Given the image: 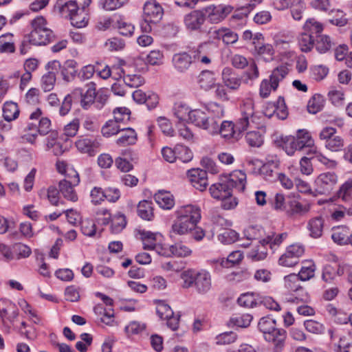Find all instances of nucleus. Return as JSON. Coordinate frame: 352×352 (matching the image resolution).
I'll list each match as a JSON object with an SVG mask.
<instances>
[{"instance_id": "nucleus-1", "label": "nucleus", "mask_w": 352, "mask_h": 352, "mask_svg": "<svg viewBox=\"0 0 352 352\" xmlns=\"http://www.w3.org/2000/svg\"><path fill=\"white\" fill-rule=\"evenodd\" d=\"M246 184V174L236 170L228 175L220 177L219 181L209 188L211 196L216 199L221 200V207L225 210H230L237 205L236 198L232 197L234 188L243 191Z\"/></svg>"}, {"instance_id": "nucleus-2", "label": "nucleus", "mask_w": 352, "mask_h": 352, "mask_svg": "<svg viewBox=\"0 0 352 352\" xmlns=\"http://www.w3.org/2000/svg\"><path fill=\"white\" fill-rule=\"evenodd\" d=\"M183 280L182 287L186 289L194 287L199 294H206L212 287L211 276L210 273L204 270L196 271L188 270L181 274Z\"/></svg>"}, {"instance_id": "nucleus-3", "label": "nucleus", "mask_w": 352, "mask_h": 352, "mask_svg": "<svg viewBox=\"0 0 352 352\" xmlns=\"http://www.w3.org/2000/svg\"><path fill=\"white\" fill-rule=\"evenodd\" d=\"M244 235L248 241L258 240L262 246L269 245L270 248L278 246L286 239V232L276 234L274 232L268 234L265 238V231L261 226H251L244 230Z\"/></svg>"}, {"instance_id": "nucleus-4", "label": "nucleus", "mask_w": 352, "mask_h": 352, "mask_svg": "<svg viewBox=\"0 0 352 352\" xmlns=\"http://www.w3.org/2000/svg\"><path fill=\"white\" fill-rule=\"evenodd\" d=\"M46 20L43 16H37L31 21L32 31L29 36V42L33 45H45L54 38V34L46 26Z\"/></svg>"}, {"instance_id": "nucleus-5", "label": "nucleus", "mask_w": 352, "mask_h": 352, "mask_svg": "<svg viewBox=\"0 0 352 352\" xmlns=\"http://www.w3.org/2000/svg\"><path fill=\"white\" fill-rule=\"evenodd\" d=\"M300 280L296 274H290L284 277L285 287L289 291L294 292L293 294L286 298L287 302L298 304L309 301V295L300 285Z\"/></svg>"}, {"instance_id": "nucleus-6", "label": "nucleus", "mask_w": 352, "mask_h": 352, "mask_svg": "<svg viewBox=\"0 0 352 352\" xmlns=\"http://www.w3.org/2000/svg\"><path fill=\"white\" fill-rule=\"evenodd\" d=\"M78 63L74 60H67L63 65L58 60H54L47 63V67L57 72L60 71L63 80L67 82H72L78 76Z\"/></svg>"}, {"instance_id": "nucleus-7", "label": "nucleus", "mask_w": 352, "mask_h": 352, "mask_svg": "<svg viewBox=\"0 0 352 352\" xmlns=\"http://www.w3.org/2000/svg\"><path fill=\"white\" fill-rule=\"evenodd\" d=\"M223 115L224 111L221 106L217 104H211L208 108L207 120H204L205 124L201 129L208 131L210 134H217L219 125Z\"/></svg>"}, {"instance_id": "nucleus-8", "label": "nucleus", "mask_w": 352, "mask_h": 352, "mask_svg": "<svg viewBox=\"0 0 352 352\" xmlns=\"http://www.w3.org/2000/svg\"><path fill=\"white\" fill-rule=\"evenodd\" d=\"M91 3V0H58L55 5V9L58 10L59 14L65 18H70L77 11L80 10V7L82 9L87 8Z\"/></svg>"}, {"instance_id": "nucleus-9", "label": "nucleus", "mask_w": 352, "mask_h": 352, "mask_svg": "<svg viewBox=\"0 0 352 352\" xmlns=\"http://www.w3.org/2000/svg\"><path fill=\"white\" fill-rule=\"evenodd\" d=\"M206 19V16L203 8L200 10H192L186 14L184 22L187 30L204 33L206 32V30L204 28Z\"/></svg>"}, {"instance_id": "nucleus-10", "label": "nucleus", "mask_w": 352, "mask_h": 352, "mask_svg": "<svg viewBox=\"0 0 352 352\" xmlns=\"http://www.w3.org/2000/svg\"><path fill=\"white\" fill-rule=\"evenodd\" d=\"M255 118L253 102L250 100L245 102L241 107V117L234 123L236 130L238 131V135L248 129L250 121L255 122Z\"/></svg>"}, {"instance_id": "nucleus-11", "label": "nucleus", "mask_w": 352, "mask_h": 352, "mask_svg": "<svg viewBox=\"0 0 352 352\" xmlns=\"http://www.w3.org/2000/svg\"><path fill=\"white\" fill-rule=\"evenodd\" d=\"M234 10L230 5H210L204 8L206 19L211 23H219L223 21Z\"/></svg>"}, {"instance_id": "nucleus-12", "label": "nucleus", "mask_w": 352, "mask_h": 352, "mask_svg": "<svg viewBox=\"0 0 352 352\" xmlns=\"http://www.w3.org/2000/svg\"><path fill=\"white\" fill-rule=\"evenodd\" d=\"M73 174L72 176L67 175L66 179L59 182V190L65 199L75 202L78 200V195L74 187L78 185L80 178L76 171H73Z\"/></svg>"}, {"instance_id": "nucleus-13", "label": "nucleus", "mask_w": 352, "mask_h": 352, "mask_svg": "<svg viewBox=\"0 0 352 352\" xmlns=\"http://www.w3.org/2000/svg\"><path fill=\"white\" fill-rule=\"evenodd\" d=\"M337 182L338 176L335 173H321L315 181V190L320 195H327L331 192Z\"/></svg>"}, {"instance_id": "nucleus-14", "label": "nucleus", "mask_w": 352, "mask_h": 352, "mask_svg": "<svg viewBox=\"0 0 352 352\" xmlns=\"http://www.w3.org/2000/svg\"><path fill=\"white\" fill-rule=\"evenodd\" d=\"M305 248L302 245L293 244L278 260L279 265L284 267H293L299 263V258L303 255Z\"/></svg>"}, {"instance_id": "nucleus-15", "label": "nucleus", "mask_w": 352, "mask_h": 352, "mask_svg": "<svg viewBox=\"0 0 352 352\" xmlns=\"http://www.w3.org/2000/svg\"><path fill=\"white\" fill-rule=\"evenodd\" d=\"M309 210V204H302L295 197H287L285 211L287 217L298 218L306 214Z\"/></svg>"}, {"instance_id": "nucleus-16", "label": "nucleus", "mask_w": 352, "mask_h": 352, "mask_svg": "<svg viewBox=\"0 0 352 352\" xmlns=\"http://www.w3.org/2000/svg\"><path fill=\"white\" fill-rule=\"evenodd\" d=\"M198 222V214L191 217L178 216L172 226V231L175 234L179 235L187 234L190 230H193Z\"/></svg>"}, {"instance_id": "nucleus-17", "label": "nucleus", "mask_w": 352, "mask_h": 352, "mask_svg": "<svg viewBox=\"0 0 352 352\" xmlns=\"http://www.w3.org/2000/svg\"><path fill=\"white\" fill-rule=\"evenodd\" d=\"M194 63L193 56L190 51L175 53L172 58L173 66L179 74H184L188 71Z\"/></svg>"}, {"instance_id": "nucleus-18", "label": "nucleus", "mask_w": 352, "mask_h": 352, "mask_svg": "<svg viewBox=\"0 0 352 352\" xmlns=\"http://www.w3.org/2000/svg\"><path fill=\"white\" fill-rule=\"evenodd\" d=\"M187 175L191 184L196 189L200 191H204L206 189L208 185L206 170L201 168H192L188 171Z\"/></svg>"}, {"instance_id": "nucleus-19", "label": "nucleus", "mask_w": 352, "mask_h": 352, "mask_svg": "<svg viewBox=\"0 0 352 352\" xmlns=\"http://www.w3.org/2000/svg\"><path fill=\"white\" fill-rule=\"evenodd\" d=\"M87 91L84 93L83 89L81 88H76L74 90L80 91V96L77 100L80 103L82 108L87 109L94 102L96 98V85L94 82H90L87 84Z\"/></svg>"}, {"instance_id": "nucleus-20", "label": "nucleus", "mask_w": 352, "mask_h": 352, "mask_svg": "<svg viewBox=\"0 0 352 352\" xmlns=\"http://www.w3.org/2000/svg\"><path fill=\"white\" fill-rule=\"evenodd\" d=\"M287 331L283 329L275 328L273 331L267 333L264 338L274 344V352H281L285 343Z\"/></svg>"}, {"instance_id": "nucleus-21", "label": "nucleus", "mask_w": 352, "mask_h": 352, "mask_svg": "<svg viewBox=\"0 0 352 352\" xmlns=\"http://www.w3.org/2000/svg\"><path fill=\"white\" fill-rule=\"evenodd\" d=\"M77 149L82 153H87L89 156H94L98 152L100 143L96 138L80 137L76 142Z\"/></svg>"}, {"instance_id": "nucleus-22", "label": "nucleus", "mask_w": 352, "mask_h": 352, "mask_svg": "<svg viewBox=\"0 0 352 352\" xmlns=\"http://www.w3.org/2000/svg\"><path fill=\"white\" fill-rule=\"evenodd\" d=\"M143 11L144 18L150 22H158L163 15L162 6L154 0L146 1Z\"/></svg>"}, {"instance_id": "nucleus-23", "label": "nucleus", "mask_w": 352, "mask_h": 352, "mask_svg": "<svg viewBox=\"0 0 352 352\" xmlns=\"http://www.w3.org/2000/svg\"><path fill=\"white\" fill-rule=\"evenodd\" d=\"M210 43L203 42L200 43L196 48L190 50L191 55L193 56L194 61H199L204 65H209L211 63L210 52Z\"/></svg>"}, {"instance_id": "nucleus-24", "label": "nucleus", "mask_w": 352, "mask_h": 352, "mask_svg": "<svg viewBox=\"0 0 352 352\" xmlns=\"http://www.w3.org/2000/svg\"><path fill=\"white\" fill-rule=\"evenodd\" d=\"M337 43L334 39L327 34L316 36L315 48L320 54H325L335 49Z\"/></svg>"}, {"instance_id": "nucleus-25", "label": "nucleus", "mask_w": 352, "mask_h": 352, "mask_svg": "<svg viewBox=\"0 0 352 352\" xmlns=\"http://www.w3.org/2000/svg\"><path fill=\"white\" fill-rule=\"evenodd\" d=\"M297 151L307 150V153L311 151V147L314 145V140L309 133L305 129H299L295 137Z\"/></svg>"}, {"instance_id": "nucleus-26", "label": "nucleus", "mask_w": 352, "mask_h": 352, "mask_svg": "<svg viewBox=\"0 0 352 352\" xmlns=\"http://www.w3.org/2000/svg\"><path fill=\"white\" fill-rule=\"evenodd\" d=\"M222 80L224 85L230 89H237L241 84V79L230 67H225L222 71Z\"/></svg>"}, {"instance_id": "nucleus-27", "label": "nucleus", "mask_w": 352, "mask_h": 352, "mask_svg": "<svg viewBox=\"0 0 352 352\" xmlns=\"http://www.w3.org/2000/svg\"><path fill=\"white\" fill-rule=\"evenodd\" d=\"M120 138L116 140V144L120 146L133 145L138 140V135L135 131L131 127H122L120 131Z\"/></svg>"}, {"instance_id": "nucleus-28", "label": "nucleus", "mask_w": 352, "mask_h": 352, "mask_svg": "<svg viewBox=\"0 0 352 352\" xmlns=\"http://www.w3.org/2000/svg\"><path fill=\"white\" fill-rule=\"evenodd\" d=\"M42 111L39 108L32 112L30 116L32 120H38L37 132L41 135H45L50 131L51 122L47 118H41Z\"/></svg>"}, {"instance_id": "nucleus-29", "label": "nucleus", "mask_w": 352, "mask_h": 352, "mask_svg": "<svg viewBox=\"0 0 352 352\" xmlns=\"http://www.w3.org/2000/svg\"><path fill=\"white\" fill-rule=\"evenodd\" d=\"M80 96V91L73 90L70 94L66 95L62 101L59 109V113L61 116H65L70 111L73 103H78V100Z\"/></svg>"}, {"instance_id": "nucleus-30", "label": "nucleus", "mask_w": 352, "mask_h": 352, "mask_svg": "<svg viewBox=\"0 0 352 352\" xmlns=\"http://www.w3.org/2000/svg\"><path fill=\"white\" fill-rule=\"evenodd\" d=\"M243 259V253L240 250L233 251L227 257V258H220L215 262L224 268H230L235 265L239 264Z\"/></svg>"}, {"instance_id": "nucleus-31", "label": "nucleus", "mask_w": 352, "mask_h": 352, "mask_svg": "<svg viewBox=\"0 0 352 352\" xmlns=\"http://www.w3.org/2000/svg\"><path fill=\"white\" fill-rule=\"evenodd\" d=\"M154 199L164 209L170 210L175 205L173 196L168 192L159 191L155 194Z\"/></svg>"}, {"instance_id": "nucleus-32", "label": "nucleus", "mask_w": 352, "mask_h": 352, "mask_svg": "<svg viewBox=\"0 0 352 352\" xmlns=\"http://www.w3.org/2000/svg\"><path fill=\"white\" fill-rule=\"evenodd\" d=\"M323 227L324 219L321 217L311 219L307 224L310 236L314 239L320 237L322 234Z\"/></svg>"}, {"instance_id": "nucleus-33", "label": "nucleus", "mask_w": 352, "mask_h": 352, "mask_svg": "<svg viewBox=\"0 0 352 352\" xmlns=\"http://www.w3.org/2000/svg\"><path fill=\"white\" fill-rule=\"evenodd\" d=\"M116 69L119 77H123L124 84L129 87H138L144 82V78L140 75L128 74L125 76L124 71L122 69L117 67Z\"/></svg>"}, {"instance_id": "nucleus-34", "label": "nucleus", "mask_w": 352, "mask_h": 352, "mask_svg": "<svg viewBox=\"0 0 352 352\" xmlns=\"http://www.w3.org/2000/svg\"><path fill=\"white\" fill-rule=\"evenodd\" d=\"M261 2V0H250L246 5L237 8L232 16V19L241 20L248 16L257 5Z\"/></svg>"}, {"instance_id": "nucleus-35", "label": "nucleus", "mask_w": 352, "mask_h": 352, "mask_svg": "<svg viewBox=\"0 0 352 352\" xmlns=\"http://www.w3.org/2000/svg\"><path fill=\"white\" fill-rule=\"evenodd\" d=\"M153 203L151 201L143 200L140 201L138 205V214L141 219L144 220H152L153 217Z\"/></svg>"}, {"instance_id": "nucleus-36", "label": "nucleus", "mask_w": 352, "mask_h": 352, "mask_svg": "<svg viewBox=\"0 0 352 352\" xmlns=\"http://www.w3.org/2000/svg\"><path fill=\"white\" fill-rule=\"evenodd\" d=\"M173 111L174 116L177 118L179 122H189L191 110L189 109L188 107L186 104L175 103Z\"/></svg>"}, {"instance_id": "nucleus-37", "label": "nucleus", "mask_w": 352, "mask_h": 352, "mask_svg": "<svg viewBox=\"0 0 352 352\" xmlns=\"http://www.w3.org/2000/svg\"><path fill=\"white\" fill-rule=\"evenodd\" d=\"M316 36L302 32L298 37V45L302 52L307 53L315 47Z\"/></svg>"}, {"instance_id": "nucleus-38", "label": "nucleus", "mask_w": 352, "mask_h": 352, "mask_svg": "<svg viewBox=\"0 0 352 352\" xmlns=\"http://www.w3.org/2000/svg\"><path fill=\"white\" fill-rule=\"evenodd\" d=\"M288 74V68L285 65H280L273 69L270 80L273 84V90L277 89L279 82L283 80Z\"/></svg>"}, {"instance_id": "nucleus-39", "label": "nucleus", "mask_w": 352, "mask_h": 352, "mask_svg": "<svg viewBox=\"0 0 352 352\" xmlns=\"http://www.w3.org/2000/svg\"><path fill=\"white\" fill-rule=\"evenodd\" d=\"M276 142L288 155H292L297 151L295 136H282L280 140H276Z\"/></svg>"}, {"instance_id": "nucleus-40", "label": "nucleus", "mask_w": 352, "mask_h": 352, "mask_svg": "<svg viewBox=\"0 0 352 352\" xmlns=\"http://www.w3.org/2000/svg\"><path fill=\"white\" fill-rule=\"evenodd\" d=\"M19 109L16 103L6 102L3 107V116L5 120L10 122L16 119L19 116Z\"/></svg>"}, {"instance_id": "nucleus-41", "label": "nucleus", "mask_w": 352, "mask_h": 352, "mask_svg": "<svg viewBox=\"0 0 352 352\" xmlns=\"http://www.w3.org/2000/svg\"><path fill=\"white\" fill-rule=\"evenodd\" d=\"M198 82L201 88L205 90L212 88L215 85L214 73L209 70L201 72L199 76Z\"/></svg>"}, {"instance_id": "nucleus-42", "label": "nucleus", "mask_w": 352, "mask_h": 352, "mask_svg": "<svg viewBox=\"0 0 352 352\" xmlns=\"http://www.w3.org/2000/svg\"><path fill=\"white\" fill-rule=\"evenodd\" d=\"M324 103V99L322 95L314 94L308 101L307 106L308 112L312 114L318 113L322 109Z\"/></svg>"}, {"instance_id": "nucleus-43", "label": "nucleus", "mask_w": 352, "mask_h": 352, "mask_svg": "<svg viewBox=\"0 0 352 352\" xmlns=\"http://www.w3.org/2000/svg\"><path fill=\"white\" fill-rule=\"evenodd\" d=\"M336 195L344 202L352 201V179H349L340 186Z\"/></svg>"}, {"instance_id": "nucleus-44", "label": "nucleus", "mask_w": 352, "mask_h": 352, "mask_svg": "<svg viewBox=\"0 0 352 352\" xmlns=\"http://www.w3.org/2000/svg\"><path fill=\"white\" fill-rule=\"evenodd\" d=\"M46 69L48 71L47 74H44L41 78V88L45 92L50 91L54 89L56 82V70L47 67Z\"/></svg>"}, {"instance_id": "nucleus-45", "label": "nucleus", "mask_w": 352, "mask_h": 352, "mask_svg": "<svg viewBox=\"0 0 352 352\" xmlns=\"http://www.w3.org/2000/svg\"><path fill=\"white\" fill-rule=\"evenodd\" d=\"M253 317L252 315L245 314L240 316H236L234 317H232L228 322V326L230 327H242L245 328L248 327L251 321L252 320Z\"/></svg>"}, {"instance_id": "nucleus-46", "label": "nucleus", "mask_w": 352, "mask_h": 352, "mask_svg": "<svg viewBox=\"0 0 352 352\" xmlns=\"http://www.w3.org/2000/svg\"><path fill=\"white\" fill-rule=\"evenodd\" d=\"M126 225V219L124 214L118 212L111 218V230L112 233L118 234L120 232Z\"/></svg>"}, {"instance_id": "nucleus-47", "label": "nucleus", "mask_w": 352, "mask_h": 352, "mask_svg": "<svg viewBox=\"0 0 352 352\" xmlns=\"http://www.w3.org/2000/svg\"><path fill=\"white\" fill-rule=\"evenodd\" d=\"M218 133H220L224 138H230L234 137L238 131L236 130L235 125L232 121H223L219 125Z\"/></svg>"}, {"instance_id": "nucleus-48", "label": "nucleus", "mask_w": 352, "mask_h": 352, "mask_svg": "<svg viewBox=\"0 0 352 352\" xmlns=\"http://www.w3.org/2000/svg\"><path fill=\"white\" fill-rule=\"evenodd\" d=\"M208 114V108L205 110L201 109H194L191 110L190 113L189 122L194 124L195 126L202 128L204 123V120H207L206 116Z\"/></svg>"}, {"instance_id": "nucleus-49", "label": "nucleus", "mask_w": 352, "mask_h": 352, "mask_svg": "<svg viewBox=\"0 0 352 352\" xmlns=\"http://www.w3.org/2000/svg\"><path fill=\"white\" fill-rule=\"evenodd\" d=\"M69 19L72 25L78 28L85 27L88 23L87 14L85 12V9H82V6L79 11L70 16Z\"/></svg>"}, {"instance_id": "nucleus-50", "label": "nucleus", "mask_w": 352, "mask_h": 352, "mask_svg": "<svg viewBox=\"0 0 352 352\" xmlns=\"http://www.w3.org/2000/svg\"><path fill=\"white\" fill-rule=\"evenodd\" d=\"M273 107L274 108L273 113L270 114H267V113H265V116L271 118L274 114H276L277 118L280 120H285L287 118L288 111L285 103V100L283 97H278L277 104H273Z\"/></svg>"}, {"instance_id": "nucleus-51", "label": "nucleus", "mask_w": 352, "mask_h": 352, "mask_svg": "<svg viewBox=\"0 0 352 352\" xmlns=\"http://www.w3.org/2000/svg\"><path fill=\"white\" fill-rule=\"evenodd\" d=\"M245 142L251 147H260L263 145V135L259 131H250L245 136Z\"/></svg>"}, {"instance_id": "nucleus-52", "label": "nucleus", "mask_w": 352, "mask_h": 352, "mask_svg": "<svg viewBox=\"0 0 352 352\" xmlns=\"http://www.w3.org/2000/svg\"><path fill=\"white\" fill-rule=\"evenodd\" d=\"M251 276V273L248 269H238L226 276L228 281L232 283H240L248 280Z\"/></svg>"}, {"instance_id": "nucleus-53", "label": "nucleus", "mask_w": 352, "mask_h": 352, "mask_svg": "<svg viewBox=\"0 0 352 352\" xmlns=\"http://www.w3.org/2000/svg\"><path fill=\"white\" fill-rule=\"evenodd\" d=\"M254 50L256 53L262 56L265 61L269 62L273 60L274 50L270 44H261V45H255Z\"/></svg>"}, {"instance_id": "nucleus-54", "label": "nucleus", "mask_w": 352, "mask_h": 352, "mask_svg": "<svg viewBox=\"0 0 352 352\" xmlns=\"http://www.w3.org/2000/svg\"><path fill=\"white\" fill-rule=\"evenodd\" d=\"M303 29L305 32L311 34L314 36L321 35L323 25L314 18L308 19L303 26Z\"/></svg>"}, {"instance_id": "nucleus-55", "label": "nucleus", "mask_w": 352, "mask_h": 352, "mask_svg": "<svg viewBox=\"0 0 352 352\" xmlns=\"http://www.w3.org/2000/svg\"><path fill=\"white\" fill-rule=\"evenodd\" d=\"M349 234L346 228H338L334 229L331 234L332 240L338 245L349 243Z\"/></svg>"}, {"instance_id": "nucleus-56", "label": "nucleus", "mask_w": 352, "mask_h": 352, "mask_svg": "<svg viewBox=\"0 0 352 352\" xmlns=\"http://www.w3.org/2000/svg\"><path fill=\"white\" fill-rule=\"evenodd\" d=\"M259 296H255L253 293H246L241 295L238 298V303L239 305L245 307H254L259 306V300L258 298Z\"/></svg>"}, {"instance_id": "nucleus-57", "label": "nucleus", "mask_w": 352, "mask_h": 352, "mask_svg": "<svg viewBox=\"0 0 352 352\" xmlns=\"http://www.w3.org/2000/svg\"><path fill=\"white\" fill-rule=\"evenodd\" d=\"M122 129V125L117 124L116 121L112 120H108L102 126L101 132L104 137H110L119 133L120 131Z\"/></svg>"}, {"instance_id": "nucleus-58", "label": "nucleus", "mask_w": 352, "mask_h": 352, "mask_svg": "<svg viewBox=\"0 0 352 352\" xmlns=\"http://www.w3.org/2000/svg\"><path fill=\"white\" fill-rule=\"evenodd\" d=\"M239 239V234L234 230L224 228L223 232L218 235V239L223 244H231Z\"/></svg>"}, {"instance_id": "nucleus-59", "label": "nucleus", "mask_w": 352, "mask_h": 352, "mask_svg": "<svg viewBox=\"0 0 352 352\" xmlns=\"http://www.w3.org/2000/svg\"><path fill=\"white\" fill-rule=\"evenodd\" d=\"M247 69L244 72V76L245 77V82L248 83V80H255L259 77V70L254 60L251 59L246 66Z\"/></svg>"}, {"instance_id": "nucleus-60", "label": "nucleus", "mask_w": 352, "mask_h": 352, "mask_svg": "<svg viewBox=\"0 0 352 352\" xmlns=\"http://www.w3.org/2000/svg\"><path fill=\"white\" fill-rule=\"evenodd\" d=\"M170 256H175L177 257H185L191 254V250L182 244V243H177L170 246Z\"/></svg>"}, {"instance_id": "nucleus-61", "label": "nucleus", "mask_w": 352, "mask_h": 352, "mask_svg": "<svg viewBox=\"0 0 352 352\" xmlns=\"http://www.w3.org/2000/svg\"><path fill=\"white\" fill-rule=\"evenodd\" d=\"M175 152L177 159L182 162L187 163L192 159L193 155L192 151L186 146L177 144L175 146Z\"/></svg>"}, {"instance_id": "nucleus-62", "label": "nucleus", "mask_w": 352, "mask_h": 352, "mask_svg": "<svg viewBox=\"0 0 352 352\" xmlns=\"http://www.w3.org/2000/svg\"><path fill=\"white\" fill-rule=\"evenodd\" d=\"M82 233L87 236H94L96 232V226L93 219H85L80 221Z\"/></svg>"}, {"instance_id": "nucleus-63", "label": "nucleus", "mask_w": 352, "mask_h": 352, "mask_svg": "<svg viewBox=\"0 0 352 352\" xmlns=\"http://www.w3.org/2000/svg\"><path fill=\"white\" fill-rule=\"evenodd\" d=\"M276 321L269 317H263L258 323V328L264 336L276 328Z\"/></svg>"}, {"instance_id": "nucleus-64", "label": "nucleus", "mask_w": 352, "mask_h": 352, "mask_svg": "<svg viewBox=\"0 0 352 352\" xmlns=\"http://www.w3.org/2000/svg\"><path fill=\"white\" fill-rule=\"evenodd\" d=\"M305 329L314 334H322L324 333L325 327L323 324L314 320H307L304 322Z\"/></svg>"}]
</instances>
